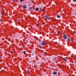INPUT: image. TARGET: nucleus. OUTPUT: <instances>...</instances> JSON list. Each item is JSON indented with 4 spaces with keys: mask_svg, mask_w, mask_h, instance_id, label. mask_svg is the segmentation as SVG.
Instances as JSON below:
<instances>
[{
    "mask_svg": "<svg viewBox=\"0 0 76 76\" xmlns=\"http://www.w3.org/2000/svg\"><path fill=\"white\" fill-rule=\"evenodd\" d=\"M63 37H64V39H67V35L66 34H63Z\"/></svg>",
    "mask_w": 76,
    "mask_h": 76,
    "instance_id": "1",
    "label": "nucleus"
},
{
    "mask_svg": "<svg viewBox=\"0 0 76 76\" xmlns=\"http://www.w3.org/2000/svg\"><path fill=\"white\" fill-rule=\"evenodd\" d=\"M67 41H69V42H70V41H72V39H71V38H68Z\"/></svg>",
    "mask_w": 76,
    "mask_h": 76,
    "instance_id": "2",
    "label": "nucleus"
},
{
    "mask_svg": "<svg viewBox=\"0 0 76 76\" xmlns=\"http://www.w3.org/2000/svg\"><path fill=\"white\" fill-rule=\"evenodd\" d=\"M45 41L43 42L42 43V45H45Z\"/></svg>",
    "mask_w": 76,
    "mask_h": 76,
    "instance_id": "3",
    "label": "nucleus"
},
{
    "mask_svg": "<svg viewBox=\"0 0 76 76\" xmlns=\"http://www.w3.org/2000/svg\"><path fill=\"white\" fill-rule=\"evenodd\" d=\"M23 9H26V6L25 5H23Z\"/></svg>",
    "mask_w": 76,
    "mask_h": 76,
    "instance_id": "4",
    "label": "nucleus"
},
{
    "mask_svg": "<svg viewBox=\"0 0 76 76\" xmlns=\"http://www.w3.org/2000/svg\"><path fill=\"white\" fill-rule=\"evenodd\" d=\"M53 75H57V72H53Z\"/></svg>",
    "mask_w": 76,
    "mask_h": 76,
    "instance_id": "5",
    "label": "nucleus"
},
{
    "mask_svg": "<svg viewBox=\"0 0 76 76\" xmlns=\"http://www.w3.org/2000/svg\"><path fill=\"white\" fill-rule=\"evenodd\" d=\"M39 9L38 8H36L35 9V10L36 11H38V10H39Z\"/></svg>",
    "mask_w": 76,
    "mask_h": 76,
    "instance_id": "6",
    "label": "nucleus"
},
{
    "mask_svg": "<svg viewBox=\"0 0 76 76\" xmlns=\"http://www.w3.org/2000/svg\"><path fill=\"white\" fill-rule=\"evenodd\" d=\"M57 17L58 18H61V17L59 16L58 15H57Z\"/></svg>",
    "mask_w": 76,
    "mask_h": 76,
    "instance_id": "7",
    "label": "nucleus"
},
{
    "mask_svg": "<svg viewBox=\"0 0 76 76\" xmlns=\"http://www.w3.org/2000/svg\"><path fill=\"white\" fill-rule=\"evenodd\" d=\"M63 59L64 60V61H67V60L65 59H64V58H63Z\"/></svg>",
    "mask_w": 76,
    "mask_h": 76,
    "instance_id": "8",
    "label": "nucleus"
},
{
    "mask_svg": "<svg viewBox=\"0 0 76 76\" xmlns=\"http://www.w3.org/2000/svg\"><path fill=\"white\" fill-rule=\"evenodd\" d=\"M24 0H20V2H23V1H24Z\"/></svg>",
    "mask_w": 76,
    "mask_h": 76,
    "instance_id": "9",
    "label": "nucleus"
},
{
    "mask_svg": "<svg viewBox=\"0 0 76 76\" xmlns=\"http://www.w3.org/2000/svg\"><path fill=\"white\" fill-rule=\"evenodd\" d=\"M56 59H57V58L56 57H55L54 58V60H56Z\"/></svg>",
    "mask_w": 76,
    "mask_h": 76,
    "instance_id": "10",
    "label": "nucleus"
},
{
    "mask_svg": "<svg viewBox=\"0 0 76 76\" xmlns=\"http://www.w3.org/2000/svg\"><path fill=\"white\" fill-rule=\"evenodd\" d=\"M31 9H32V7H30L29 8V10H31Z\"/></svg>",
    "mask_w": 76,
    "mask_h": 76,
    "instance_id": "11",
    "label": "nucleus"
},
{
    "mask_svg": "<svg viewBox=\"0 0 76 76\" xmlns=\"http://www.w3.org/2000/svg\"><path fill=\"white\" fill-rule=\"evenodd\" d=\"M42 11H43V12H45V10H44V9H42Z\"/></svg>",
    "mask_w": 76,
    "mask_h": 76,
    "instance_id": "12",
    "label": "nucleus"
},
{
    "mask_svg": "<svg viewBox=\"0 0 76 76\" xmlns=\"http://www.w3.org/2000/svg\"><path fill=\"white\" fill-rule=\"evenodd\" d=\"M23 53H24V54H26V53L25 51H24Z\"/></svg>",
    "mask_w": 76,
    "mask_h": 76,
    "instance_id": "13",
    "label": "nucleus"
},
{
    "mask_svg": "<svg viewBox=\"0 0 76 76\" xmlns=\"http://www.w3.org/2000/svg\"><path fill=\"white\" fill-rule=\"evenodd\" d=\"M50 18H48V19L49 20H50Z\"/></svg>",
    "mask_w": 76,
    "mask_h": 76,
    "instance_id": "14",
    "label": "nucleus"
},
{
    "mask_svg": "<svg viewBox=\"0 0 76 76\" xmlns=\"http://www.w3.org/2000/svg\"><path fill=\"white\" fill-rule=\"evenodd\" d=\"M45 18H47V16L46 15L45 16Z\"/></svg>",
    "mask_w": 76,
    "mask_h": 76,
    "instance_id": "15",
    "label": "nucleus"
},
{
    "mask_svg": "<svg viewBox=\"0 0 76 76\" xmlns=\"http://www.w3.org/2000/svg\"><path fill=\"white\" fill-rule=\"evenodd\" d=\"M10 53H13V51H11L10 52Z\"/></svg>",
    "mask_w": 76,
    "mask_h": 76,
    "instance_id": "16",
    "label": "nucleus"
},
{
    "mask_svg": "<svg viewBox=\"0 0 76 76\" xmlns=\"http://www.w3.org/2000/svg\"><path fill=\"white\" fill-rule=\"evenodd\" d=\"M57 33L58 34H60V32H59V31H57Z\"/></svg>",
    "mask_w": 76,
    "mask_h": 76,
    "instance_id": "17",
    "label": "nucleus"
},
{
    "mask_svg": "<svg viewBox=\"0 0 76 76\" xmlns=\"http://www.w3.org/2000/svg\"><path fill=\"white\" fill-rule=\"evenodd\" d=\"M36 25H37V26H38V24H36Z\"/></svg>",
    "mask_w": 76,
    "mask_h": 76,
    "instance_id": "18",
    "label": "nucleus"
},
{
    "mask_svg": "<svg viewBox=\"0 0 76 76\" xmlns=\"http://www.w3.org/2000/svg\"><path fill=\"white\" fill-rule=\"evenodd\" d=\"M28 72L29 73H30V72H29V71L28 70Z\"/></svg>",
    "mask_w": 76,
    "mask_h": 76,
    "instance_id": "19",
    "label": "nucleus"
},
{
    "mask_svg": "<svg viewBox=\"0 0 76 76\" xmlns=\"http://www.w3.org/2000/svg\"><path fill=\"white\" fill-rule=\"evenodd\" d=\"M15 1V0H12V1Z\"/></svg>",
    "mask_w": 76,
    "mask_h": 76,
    "instance_id": "20",
    "label": "nucleus"
},
{
    "mask_svg": "<svg viewBox=\"0 0 76 76\" xmlns=\"http://www.w3.org/2000/svg\"><path fill=\"white\" fill-rule=\"evenodd\" d=\"M49 18L48 17H47L46 18V19H48Z\"/></svg>",
    "mask_w": 76,
    "mask_h": 76,
    "instance_id": "21",
    "label": "nucleus"
},
{
    "mask_svg": "<svg viewBox=\"0 0 76 76\" xmlns=\"http://www.w3.org/2000/svg\"><path fill=\"white\" fill-rule=\"evenodd\" d=\"M1 71H2V72H3V69H2V70H1Z\"/></svg>",
    "mask_w": 76,
    "mask_h": 76,
    "instance_id": "22",
    "label": "nucleus"
},
{
    "mask_svg": "<svg viewBox=\"0 0 76 76\" xmlns=\"http://www.w3.org/2000/svg\"><path fill=\"white\" fill-rule=\"evenodd\" d=\"M18 21H19H19H20V20L18 19Z\"/></svg>",
    "mask_w": 76,
    "mask_h": 76,
    "instance_id": "23",
    "label": "nucleus"
},
{
    "mask_svg": "<svg viewBox=\"0 0 76 76\" xmlns=\"http://www.w3.org/2000/svg\"><path fill=\"white\" fill-rule=\"evenodd\" d=\"M44 23H42V25H44Z\"/></svg>",
    "mask_w": 76,
    "mask_h": 76,
    "instance_id": "24",
    "label": "nucleus"
},
{
    "mask_svg": "<svg viewBox=\"0 0 76 76\" xmlns=\"http://www.w3.org/2000/svg\"><path fill=\"white\" fill-rule=\"evenodd\" d=\"M55 44H57V42L55 43Z\"/></svg>",
    "mask_w": 76,
    "mask_h": 76,
    "instance_id": "25",
    "label": "nucleus"
},
{
    "mask_svg": "<svg viewBox=\"0 0 76 76\" xmlns=\"http://www.w3.org/2000/svg\"><path fill=\"white\" fill-rule=\"evenodd\" d=\"M0 22H1V20L0 19Z\"/></svg>",
    "mask_w": 76,
    "mask_h": 76,
    "instance_id": "26",
    "label": "nucleus"
},
{
    "mask_svg": "<svg viewBox=\"0 0 76 76\" xmlns=\"http://www.w3.org/2000/svg\"><path fill=\"white\" fill-rule=\"evenodd\" d=\"M75 62H76V61H75Z\"/></svg>",
    "mask_w": 76,
    "mask_h": 76,
    "instance_id": "27",
    "label": "nucleus"
}]
</instances>
